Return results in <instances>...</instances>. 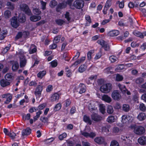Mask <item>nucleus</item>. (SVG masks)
Returning <instances> with one entry per match:
<instances>
[{"label": "nucleus", "mask_w": 146, "mask_h": 146, "mask_svg": "<svg viewBox=\"0 0 146 146\" xmlns=\"http://www.w3.org/2000/svg\"><path fill=\"white\" fill-rule=\"evenodd\" d=\"M131 128L133 130L134 132L137 135H141L145 132V128L141 126H137L136 125H132L130 126Z\"/></svg>", "instance_id": "obj_1"}, {"label": "nucleus", "mask_w": 146, "mask_h": 146, "mask_svg": "<svg viewBox=\"0 0 146 146\" xmlns=\"http://www.w3.org/2000/svg\"><path fill=\"white\" fill-rule=\"evenodd\" d=\"M24 52L21 50H20L18 54L20 58V66L21 67H24L26 64L27 61L24 56Z\"/></svg>", "instance_id": "obj_2"}, {"label": "nucleus", "mask_w": 146, "mask_h": 146, "mask_svg": "<svg viewBox=\"0 0 146 146\" xmlns=\"http://www.w3.org/2000/svg\"><path fill=\"white\" fill-rule=\"evenodd\" d=\"M112 88V85L110 83H107L101 86L100 89L103 93H108L109 92Z\"/></svg>", "instance_id": "obj_3"}, {"label": "nucleus", "mask_w": 146, "mask_h": 146, "mask_svg": "<svg viewBox=\"0 0 146 146\" xmlns=\"http://www.w3.org/2000/svg\"><path fill=\"white\" fill-rule=\"evenodd\" d=\"M20 9L21 11H23L28 15L31 14V12L28 6L25 3L21 4L20 5Z\"/></svg>", "instance_id": "obj_4"}, {"label": "nucleus", "mask_w": 146, "mask_h": 146, "mask_svg": "<svg viewBox=\"0 0 146 146\" xmlns=\"http://www.w3.org/2000/svg\"><path fill=\"white\" fill-rule=\"evenodd\" d=\"M72 2V0H68L66 2H63L59 3L57 6V11H58L59 9H62L65 8L67 4H68L71 8H73L71 5Z\"/></svg>", "instance_id": "obj_5"}, {"label": "nucleus", "mask_w": 146, "mask_h": 146, "mask_svg": "<svg viewBox=\"0 0 146 146\" xmlns=\"http://www.w3.org/2000/svg\"><path fill=\"white\" fill-rule=\"evenodd\" d=\"M81 134L86 138L90 137L93 138L96 135V133L93 132L88 133L86 131H81Z\"/></svg>", "instance_id": "obj_6"}, {"label": "nucleus", "mask_w": 146, "mask_h": 146, "mask_svg": "<svg viewBox=\"0 0 146 146\" xmlns=\"http://www.w3.org/2000/svg\"><path fill=\"white\" fill-rule=\"evenodd\" d=\"M84 5L83 1L82 0H76L74 2L73 6L77 9H80L83 7Z\"/></svg>", "instance_id": "obj_7"}, {"label": "nucleus", "mask_w": 146, "mask_h": 146, "mask_svg": "<svg viewBox=\"0 0 146 146\" xmlns=\"http://www.w3.org/2000/svg\"><path fill=\"white\" fill-rule=\"evenodd\" d=\"M2 97L3 98L6 99V100L4 102V103L6 104H9L12 98V95L9 93L3 94L2 95Z\"/></svg>", "instance_id": "obj_8"}, {"label": "nucleus", "mask_w": 146, "mask_h": 146, "mask_svg": "<svg viewBox=\"0 0 146 146\" xmlns=\"http://www.w3.org/2000/svg\"><path fill=\"white\" fill-rule=\"evenodd\" d=\"M43 90V86L41 85H38L35 90V95L38 97H39L41 94Z\"/></svg>", "instance_id": "obj_9"}, {"label": "nucleus", "mask_w": 146, "mask_h": 146, "mask_svg": "<svg viewBox=\"0 0 146 146\" xmlns=\"http://www.w3.org/2000/svg\"><path fill=\"white\" fill-rule=\"evenodd\" d=\"M91 117L92 119L95 121L98 122L102 119V117L96 113L92 114Z\"/></svg>", "instance_id": "obj_10"}, {"label": "nucleus", "mask_w": 146, "mask_h": 146, "mask_svg": "<svg viewBox=\"0 0 146 146\" xmlns=\"http://www.w3.org/2000/svg\"><path fill=\"white\" fill-rule=\"evenodd\" d=\"M111 97L114 100H117L120 98L121 96L117 90H115L112 92Z\"/></svg>", "instance_id": "obj_11"}, {"label": "nucleus", "mask_w": 146, "mask_h": 146, "mask_svg": "<svg viewBox=\"0 0 146 146\" xmlns=\"http://www.w3.org/2000/svg\"><path fill=\"white\" fill-rule=\"evenodd\" d=\"M119 34V31L116 30H112L108 32V35L110 37L117 36Z\"/></svg>", "instance_id": "obj_12"}, {"label": "nucleus", "mask_w": 146, "mask_h": 146, "mask_svg": "<svg viewBox=\"0 0 146 146\" xmlns=\"http://www.w3.org/2000/svg\"><path fill=\"white\" fill-rule=\"evenodd\" d=\"M94 141L96 143L101 144L104 143L105 140L104 137H96L94 139Z\"/></svg>", "instance_id": "obj_13"}, {"label": "nucleus", "mask_w": 146, "mask_h": 146, "mask_svg": "<svg viewBox=\"0 0 146 146\" xmlns=\"http://www.w3.org/2000/svg\"><path fill=\"white\" fill-rule=\"evenodd\" d=\"M11 24L12 27L15 28L19 26V23L17 22L16 17H14L11 19Z\"/></svg>", "instance_id": "obj_14"}, {"label": "nucleus", "mask_w": 146, "mask_h": 146, "mask_svg": "<svg viewBox=\"0 0 146 146\" xmlns=\"http://www.w3.org/2000/svg\"><path fill=\"white\" fill-rule=\"evenodd\" d=\"M138 142L141 145H146V136H143L139 137L137 140Z\"/></svg>", "instance_id": "obj_15"}, {"label": "nucleus", "mask_w": 146, "mask_h": 146, "mask_svg": "<svg viewBox=\"0 0 146 146\" xmlns=\"http://www.w3.org/2000/svg\"><path fill=\"white\" fill-rule=\"evenodd\" d=\"M37 50L36 46L34 44H32L29 49V53L33 54Z\"/></svg>", "instance_id": "obj_16"}, {"label": "nucleus", "mask_w": 146, "mask_h": 146, "mask_svg": "<svg viewBox=\"0 0 146 146\" xmlns=\"http://www.w3.org/2000/svg\"><path fill=\"white\" fill-rule=\"evenodd\" d=\"M117 119L116 116L111 115L107 118L106 121L108 123H111L115 121Z\"/></svg>", "instance_id": "obj_17"}, {"label": "nucleus", "mask_w": 146, "mask_h": 146, "mask_svg": "<svg viewBox=\"0 0 146 146\" xmlns=\"http://www.w3.org/2000/svg\"><path fill=\"white\" fill-rule=\"evenodd\" d=\"M85 57H82L80 59H78L71 66H74L75 67L77 65L83 62L85 60Z\"/></svg>", "instance_id": "obj_18"}, {"label": "nucleus", "mask_w": 146, "mask_h": 146, "mask_svg": "<svg viewBox=\"0 0 146 146\" xmlns=\"http://www.w3.org/2000/svg\"><path fill=\"white\" fill-rule=\"evenodd\" d=\"M102 100L105 102L110 103L111 101V98L107 95L104 94L102 96Z\"/></svg>", "instance_id": "obj_19"}, {"label": "nucleus", "mask_w": 146, "mask_h": 146, "mask_svg": "<svg viewBox=\"0 0 146 146\" xmlns=\"http://www.w3.org/2000/svg\"><path fill=\"white\" fill-rule=\"evenodd\" d=\"M146 118V115L145 114L143 113H139L137 115V118L140 121H142L144 120Z\"/></svg>", "instance_id": "obj_20"}, {"label": "nucleus", "mask_w": 146, "mask_h": 146, "mask_svg": "<svg viewBox=\"0 0 146 146\" xmlns=\"http://www.w3.org/2000/svg\"><path fill=\"white\" fill-rule=\"evenodd\" d=\"M59 98V95L57 93H55L52 95L50 98V100L52 102L58 100Z\"/></svg>", "instance_id": "obj_21"}, {"label": "nucleus", "mask_w": 146, "mask_h": 146, "mask_svg": "<svg viewBox=\"0 0 146 146\" xmlns=\"http://www.w3.org/2000/svg\"><path fill=\"white\" fill-rule=\"evenodd\" d=\"M30 19L31 21L36 22L40 20L41 19V17L39 16L32 15L30 17Z\"/></svg>", "instance_id": "obj_22"}, {"label": "nucleus", "mask_w": 146, "mask_h": 146, "mask_svg": "<svg viewBox=\"0 0 146 146\" xmlns=\"http://www.w3.org/2000/svg\"><path fill=\"white\" fill-rule=\"evenodd\" d=\"M79 87L80 88V90L79 91V93L81 94L84 93L86 91V86L83 84L81 83L79 84Z\"/></svg>", "instance_id": "obj_23"}, {"label": "nucleus", "mask_w": 146, "mask_h": 146, "mask_svg": "<svg viewBox=\"0 0 146 146\" xmlns=\"http://www.w3.org/2000/svg\"><path fill=\"white\" fill-rule=\"evenodd\" d=\"M31 130L29 127L27 128L26 129L23 130L22 131V135L23 136L28 135L31 134Z\"/></svg>", "instance_id": "obj_24"}, {"label": "nucleus", "mask_w": 146, "mask_h": 146, "mask_svg": "<svg viewBox=\"0 0 146 146\" xmlns=\"http://www.w3.org/2000/svg\"><path fill=\"white\" fill-rule=\"evenodd\" d=\"M26 18L25 15L23 14H20L19 15V22L23 23L25 21Z\"/></svg>", "instance_id": "obj_25"}, {"label": "nucleus", "mask_w": 146, "mask_h": 146, "mask_svg": "<svg viewBox=\"0 0 146 146\" xmlns=\"http://www.w3.org/2000/svg\"><path fill=\"white\" fill-rule=\"evenodd\" d=\"M88 109L90 111L95 112L97 111V108L94 105L92 106V104L90 103L88 105Z\"/></svg>", "instance_id": "obj_26"}, {"label": "nucleus", "mask_w": 146, "mask_h": 146, "mask_svg": "<svg viewBox=\"0 0 146 146\" xmlns=\"http://www.w3.org/2000/svg\"><path fill=\"white\" fill-rule=\"evenodd\" d=\"M87 68V66L84 65H81L78 68V71L80 73H82Z\"/></svg>", "instance_id": "obj_27"}, {"label": "nucleus", "mask_w": 146, "mask_h": 146, "mask_svg": "<svg viewBox=\"0 0 146 146\" xmlns=\"http://www.w3.org/2000/svg\"><path fill=\"white\" fill-rule=\"evenodd\" d=\"M19 64L17 62H15L13 64L12 69L13 71H16L18 68Z\"/></svg>", "instance_id": "obj_28"}, {"label": "nucleus", "mask_w": 146, "mask_h": 146, "mask_svg": "<svg viewBox=\"0 0 146 146\" xmlns=\"http://www.w3.org/2000/svg\"><path fill=\"white\" fill-rule=\"evenodd\" d=\"M7 80H1V86L5 87L10 84V82Z\"/></svg>", "instance_id": "obj_29"}, {"label": "nucleus", "mask_w": 146, "mask_h": 146, "mask_svg": "<svg viewBox=\"0 0 146 146\" xmlns=\"http://www.w3.org/2000/svg\"><path fill=\"white\" fill-rule=\"evenodd\" d=\"M84 121L86 123H88L90 125L92 123V121L90 120L89 117L86 115H84L83 117Z\"/></svg>", "instance_id": "obj_30"}, {"label": "nucleus", "mask_w": 146, "mask_h": 146, "mask_svg": "<svg viewBox=\"0 0 146 146\" xmlns=\"http://www.w3.org/2000/svg\"><path fill=\"white\" fill-rule=\"evenodd\" d=\"M121 138L123 141H126L127 143L128 142H129L130 141L129 137V135H121Z\"/></svg>", "instance_id": "obj_31"}, {"label": "nucleus", "mask_w": 146, "mask_h": 146, "mask_svg": "<svg viewBox=\"0 0 146 146\" xmlns=\"http://www.w3.org/2000/svg\"><path fill=\"white\" fill-rule=\"evenodd\" d=\"M5 78L7 80H11L13 79V74L11 73H7L5 75Z\"/></svg>", "instance_id": "obj_32"}, {"label": "nucleus", "mask_w": 146, "mask_h": 146, "mask_svg": "<svg viewBox=\"0 0 146 146\" xmlns=\"http://www.w3.org/2000/svg\"><path fill=\"white\" fill-rule=\"evenodd\" d=\"M133 34L135 35L140 37L141 38H143V34L137 31H135L133 32Z\"/></svg>", "instance_id": "obj_33"}, {"label": "nucleus", "mask_w": 146, "mask_h": 146, "mask_svg": "<svg viewBox=\"0 0 146 146\" xmlns=\"http://www.w3.org/2000/svg\"><path fill=\"white\" fill-rule=\"evenodd\" d=\"M46 72L45 70H43L40 71L37 74L38 77L40 78H42L46 74Z\"/></svg>", "instance_id": "obj_34"}, {"label": "nucleus", "mask_w": 146, "mask_h": 146, "mask_svg": "<svg viewBox=\"0 0 146 146\" xmlns=\"http://www.w3.org/2000/svg\"><path fill=\"white\" fill-rule=\"evenodd\" d=\"M100 110L102 114H104L106 112V106L104 104H100Z\"/></svg>", "instance_id": "obj_35"}, {"label": "nucleus", "mask_w": 146, "mask_h": 146, "mask_svg": "<svg viewBox=\"0 0 146 146\" xmlns=\"http://www.w3.org/2000/svg\"><path fill=\"white\" fill-rule=\"evenodd\" d=\"M85 18L86 21V23L85 24V25L88 26L89 25V24L91 22L90 17L89 15H86Z\"/></svg>", "instance_id": "obj_36"}, {"label": "nucleus", "mask_w": 146, "mask_h": 146, "mask_svg": "<svg viewBox=\"0 0 146 146\" xmlns=\"http://www.w3.org/2000/svg\"><path fill=\"white\" fill-rule=\"evenodd\" d=\"M107 111L108 113L112 114L113 112V107L110 105H108L107 107Z\"/></svg>", "instance_id": "obj_37"}, {"label": "nucleus", "mask_w": 146, "mask_h": 146, "mask_svg": "<svg viewBox=\"0 0 146 146\" xmlns=\"http://www.w3.org/2000/svg\"><path fill=\"white\" fill-rule=\"evenodd\" d=\"M119 131V128L116 127H114L111 130L112 133L114 134H117Z\"/></svg>", "instance_id": "obj_38"}, {"label": "nucleus", "mask_w": 146, "mask_h": 146, "mask_svg": "<svg viewBox=\"0 0 146 146\" xmlns=\"http://www.w3.org/2000/svg\"><path fill=\"white\" fill-rule=\"evenodd\" d=\"M7 6L8 9L11 10H13L14 8V5L11 2H8L7 3Z\"/></svg>", "instance_id": "obj_39"}, {"label": "nucleus", "mask_w": 146, "mask_h": 146, "mask_svg": "<svg viewBox=\"0 0 146 146\" xmlns=\"http://www.w3.org/2000/svg\"><path fill=\"white\" fill-rule=\"evenodd\" d=\"M11 12L9 10L6 11L4 13V16L6 18H9L11 16Z\"/></svg>", "instance_id": "obj_40"}, {"label": "nucleus", "mask_w": 146, "mask_h": 146, "mask_svg": "<svg viewBox=\"0 0 146 146\" xmlns=\"http://www.w3.org/2000/svg\"><path fill=\"white\" fill-rule=\"evenodd\" d=\"M122 110L125 112H127L129 110V106L128 104H124L123 106Z\"/></svg>", "instance_id": "obj_41"}, {"label": "nucleus", "mask_w": 146, "mask_h": 146, "mask_svg": "<svg viewBox=\"0 0 146 146\" xmlns=\"http://www.w3.org/2000/svg\"><path fill=\"white\" fill-rule=\"evenodd\" d=\"M61 108V105L60 103L57 104L54 107V111H59L60 110Z\"/></svg>", "instance_id": "obj_42"}, {"label": "nucleus", "mask_w": 146, "mask_h": 146, "mask_svg": "<svg viewBox=\"0 0 146 146\" xmlns=\"http://www.w3.org/2000/svg\"><path fill=\"white\" fill-rule=\"evenodd\" d=\"M109 58L111 62H115L117 60V58L113 55L110 56Z\"/></svg>", "instance_id": "obj_43"}, {"label": "nucleus", "mask_w": 146, "mask_h": 146, "mask_svg": "<svg viewBox=\"0 0 146 146\" xmlns=\"http://www.w3.org/2000/svg\"><path fill=\"white\" fill-rule=\"evenodd\" d=\"M123 79V77L122 75L119 74L116 75L115 79L117 81H122Z\"/></svg>", "instance_id": "obj_44"}, {"label": "nucleus", "mask_w": 146, "mask_h": 146, "mask_svg": "<svg viewBox=\"0 0 146 146\" xmlns=\"http://www.w3.org/2000/svg\"><path fill=\"white\" fill-rule=\"evenodd\" d=\"M127 115H123L122 116L121 118V122L123 123H128L127 117Z\"/></svg>", "instance_id": "obj_45"}, {"label": "nucleus", "mask_w": 146, "mask_h": 146, "mask_svg": "<svg viewBox=\"0 0 146 146\" xmlns=\"http://www.w3.org/2000/svg\"><path fill=\"white\" fill-rule=\"evenodd\" d=\"M67 135L66 133H64L59 135L58 137L59 139L60 140H63L64 138L66 137Z\"/></svg>", "instance_id": "obj_46"}, {"label": "nucleus", "mask_w": 146, "mask_h": 146, "mask_svg": "<svg viewBox=\"0 0 146 146\" xmlns=\"http://www.w3.org/2000/svg\"><path fill=\"white\" fill-rule=\"evenodd\" d=\"M94 52L93 50H90L87 53V58L88 60H90L92 58V54Z\"/></svg>", "instance_id": "obj_47"}, {"label": "nucleus", "mask_w": 146, "mask_h": 146, "mask_svg": "<svg viewBox=\"0 0 146 146\" xmlns=\"http://www.w3.org/2000/svg\"><path fill=\"white\" fill-rule=\"evenodd\" d=\"M33 12L35 14L37 15L40 14L41 13V11L38 9L36 8L33 9Z\"/></svg>", "instance_id": "obj_48"}, {"label": "nucleus", "mask_w": 146, "mask_h": 146, "mask_svg": "<svg viewBox=\"0 0 146 146\" xmlns=\"http://www.w3.org/2000/svg\"><path fill=\"white\" fill-rule=\"evenodd\" d=\"M64 15V16L65 18L66 19L67 21L70 22L71 19V17L69 13L67 12H66Z\"/></svg>", "instance_id": "obj_49"}, {"label": "nucleus", "mask_w": 146, "mask_h": 146, "mask_svg": "<svg viewBox=\"0 0 146 146\" xmlns=\"http://www.w3.org/2000/svg\"><path fill=\"white\" fill-rule=\"evenodd\" d=\"M139 108L142 111H145L146 110V107L143 103L140 104Z\"/></svg>", "instance_id": "obj_50"}, {"label": "nucleus", "mask_w": 146, "mask_h": 146, "mask_svg": "<svg viewBox=\"0 0 146 146\" xmlns=\"http://www.w3.org/2000/svg\"><path fill=\"white\" fill-rule=\"evenodd\" d=\"M56 22L58 25H62L65 22L64 21L60 19L56 20Z\"/></svg>", "instance_id": "obj_51"}, {"label": "nucleus", "mask_w": 146, "mask_h": 146, "mask_svg": "<svg viewBox=\"0 0 146 146\" xmlns=\"http://www.w3.org/2000/svg\"><path fill=\"white\" fill-rule=\"evenodd\" d=\"M124 3L123 1H118L117 2V3L119 4V7L120 9L123 8L124 7Z\"/></svg>", "instance_id": "obj_52"}, {"label": "nucleus", "mask_w": 146, "mask_h": 146, "mask_svg": "<svg viewBox=\"0 0 146 146\" xmlns=\"http://www.w3.org/2000/svg\"><path fill=\"white\" fill-rule=\"evenodd\" d=\"M57 4V3L55 0L51 1L50 3V6L52 8L54 7Z\"/></svg>", "instance_id": "obj_53"}, {"label": "nucleus", "mask_w": 146, "mask_h": 146, "mask_svg": "<svg viewBox=\"0 0 146 146\" xmlns=\"http://www.w3.org/2000/svg\"><path fill=\"white\" fill-rule=\"evenodd\" d=\"M144 82V80L143 78H139L135 80V82L137 84H141Z\"/></svg>", "instance_id": "obj_54"}, {"label": "nucleus", "mask_w": 146, "mask_h": 146, "mask_svg": "<svg viewBox=\"0 0 146 146\" xmlns=\"http://www.w3.org/2000/svg\"><path fill=\"white\" fill-rule=\"evenodd\" d=\"M61 38V35H59L57 36L54 37V43H57L58 42Z\"/></svg>", "instance_id": "obj_55"}, {"label": "nucleus", "mask_w": 146, "mask_h": 146, "mask_svg": "<svg viewBox=\"0 0 146 146\" xmlns=\"http://www.w3.org/2000/svg\"><path fill=\"white\" fill-rule=\"evenodd\" d=\"M110 146H119L118 142L115 140H113L111 143Z\"/></svg>", "instance_id": "obj_56"}, {"label": "nucleus", "mask_w": 146, "mask_h": 146, "mask_svg": "<svg viewBox=\"0 0 146 146\" xmlns=\"http://www.w3.org/2000/svg\"><path fill=\"white\" fill-rule=\"evenodd\" d=\"M97 43L100 44L102 47L106 44L105 42L103 40H99L97 41Z\"/></svg>", "instance_id": "obj_57"}, {"label": "nucleus", "mask_w": 146, "mask_h": 146, "mask_svg": "<svg viewBox=\"0 0 146 146\" xmlns=\"http://www.w3.org/2000/svg\"><path fill=\"white\" fill-rule=\"evenodd\" d=\"M102 56V52L101 50H100L99 52L97 53L95 57V59L96 60L100 58Z\"/></svg>", "instance_id": "obj_58"}, {"label": "nucleus", "mask_w": 146, "mask_h": 146, "mask_svg": "<svg viewBox=\"0 0 146 146\" xmlns=\"http://www.w3.org/2000/svg\"><path fill=\"white\" fill-rule=\"evenodd\" d=\"M112 68L111 67H108L104 70V72L107 74H109L110 73H112V72L111 71Z\"/></svg>", "instance_id": "obj_59"}, {"label": "nucleus", "mask_w": 146, "mask_h": 146, "mask_svg": "<svg viewBox=\"0 0 146 146\" xmlns=\"http://www.w3.org/2000/svg\"><path fill=\"white\" fill-rule=\"evenodd\" d=\"M41 5V8L43 10H44L46 8V3L42 1H40Z\"/></svg>", "instance_id": "obj_60"}, {"label": "nucleus", "mask_w": 146, "mask_h": 146, "mask_svg": "<svg viewBox=\"0 0 146 146\" xmlns=\"http://www.w3.org/2000/svg\"><path fill=\"white\" fill-rule=\"evenodd\" d=\"M40 120L42 122L44 123H48V120L47 117H41L40 118Z\"/></svg>", "instance_id": "obj_61"}, {"label": "nucleus", "mask_w": 146, "mask_h": 146, "mask_svg": "<svg viewBox=\"0 0 146 146\" xmlns=\"http://www.w3.org/2000/svg\"><path fill=\"white\" fill-rule=\"evenodd\" d=\"M53 89V86L52 85H48L46 88V91L47 92H50Z\"/></svg>", "instance_id": "obj_62"}, {"label": "nucleus", "mask_w": 146, "mask_h": 146, "mask_svg": "<svg viewBox=\"0 0 146 146\" xmlns=\"http://www.w3.org/2000/svg\"><path fill=\"white\" fill-rule=\"evenodd\" d=\"M8 135L11 138L13 139L15 138V137L16 136V134L13 132H12L10 133L9 132Z\"/></svg>", "instance_id": "obj_63"}, {"label": "nucleus", "mask_w": 146, "mask_h": 146, "mask_svg": "<svg viewBox=\"0 0 146 146\" xmlns=\"http://www.w3.org/2000/svg\"><path fill=\"white\" fill-rule=\"evenodd\" d=\"M50 63L51 64V66L52 67H56L57 65V62L55 60L53 61Z\"/></svg>", "instance_id": "obj_64"}]
</instances>
